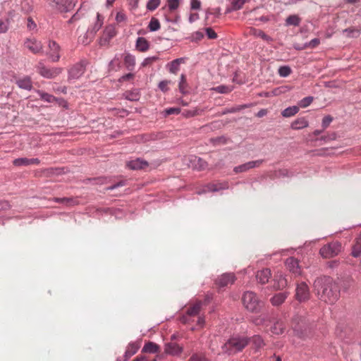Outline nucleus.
<instances>
[{
    "label": "nucleus",
    "instance_id": "09e8293b",
    "mask_svg": "<svg viewBox=\"0 0 361 361\" xmlns=\"http://www.w3.org/2000/svg\"><path fill=\"white\" fill-rule=\"evenodd\" d=\"M292 72V70L288 66H280L278 70V73L281 77L286 78L288 77Z\"/></svg>",
    "mask_w": 361,
    "mask_h": 361
},
{
    "label": "nucleus",
    "instance_id": "bf43d9fd",
    "mask_svg": "<svg viewBox=\"0 0 361 361\" xmlns=\"http://www.w3.org/2000/svg\"><path fill=\"white\" fill-rule=\"evenodd\" d=\"M214 90L220 94H226L229 93L231 91V89L226 85H219L214 88Z\"/></svg>",
    "mask_w": 361,
    "mask_h": 361
},
{
    "label": "nucleus",
    "instance_id": "f704fd0d",
    "mask_svg": "<svg viewBox=\"0 0 361 361\" xmlns=\"http://www.w3.org/2000/svg\"><path fill=\"white\" fill-rule=\"evenodd\" d=\"M343 33L349 38H357L360 35L361 29L350 27L343 30Z\"/></svg>",
    "mask_w": 361,
    "mask_h": 361
},
{
    "label": "nucleus",
    "instance_id": "4468645a",
    "mask_svg": "<svg viewBox=\"0 0 361 361\" xmlns=\"http://www.w3.org/2000/svg\"><path fill=\"white\" fill-rule=\"evenodd\" d=\"M189 162L190 167L198 171L205 169L208 165L206 161L195 155H191L189 157Z\"/></svg>",
    "mask_w": 361,
    "mask_h": 361
},
{
    "label": "nucleus",
    "instance_id": "0e129e2a",
    "mask_svg": "<svg viewBox=\"0 0 361 361\" xmlns=\"http://www.w3.org/2000/svg\"><path fill=\"white\" fill-rule=\"evenodd\" d=\"M205 32L209 39H214L217 38V34L212 27H206Z\"/></svg>",
    "mask_w": 361,
    "mask_h": 361
},
{
    "label": "nucleus",
    "instance_id": "f03ea898",
    "mask_svg": "<svg viewBox=\"0 0 361 361\" xmlns=\"http://www.w3.org/2000/svg\"><path fill=\"white\" fill-rule=\"evenodd\" d=\"M249 343V338L233 336L229 338L221 346L223 353L228 355H235L241 352Z\"/></svg>",
    "mask_w": 361,
    "mask_h": 361
},
{
    "label": "nucleus",
    "instance_id": "680f3d73",
    "mask_svg": "<svg viewBox=\"0 0 361 361\" xmlns=\"http://www.w3.org/2000/svg\"><path fill=\"white\" fill-rule=\"evenodd\" d=\"M333 121V117L330 115L325 116L322 122V126L324 129L326 128Z\"/></svg>",
    "mask_w": 361,
    "mask_h": 361
},
{
    "label": "nucleus",
    "instance_id": "bb28decb",
    "mask_svg": "<svg viewBox=\"0 0 361 361\" xmlns=\"http://www.w3.org/2000/svg\"><path fill=\"white\" fill-rule=\"evenodd\" d=\"M159 349L160 347L158 344L152 341H148L144 345L142 349V353H156L159 351Z\"/></svg>",
    "mask_w": 361,
    "mask_h": 361
},
{
    "label": "nucleus",
    "instance_id": "c9c22d12",
    "mask_svg": "<svg viewBox=\"0 0 361 361\" xmlns=\"http://www.w3.org/2000/svg\"><path fill=\"white\" fill-rule=\"evenodd\" d=\"M255 325H266L267 326L268 322H271V317L268 314H263L260 316L255 317L252 320Z\"/></svg>",
    "mask_w": 361,
    "mask_h": 361
},
{
    "label": "nucleus",
    "instance_id": "ea45409f",
    "mask_svg": "<svg viewBox=\"0 0 361 361\" xmlns=\"http://www.w3.org/2000/svg\"><path fill=\"white\" fill-rule=\"evenodd\" d=\"M299 111V107L297 106H292L286 108L282 112V116L288 118L295 115Z\"/></svg>",
    "mask_w": 361,
    "mask_h": 361
},
{
    "label": "nucleus",
    "instance_id": "aec40b11",
    "mask_svg": "<svg viewBox=\"0 0 361 361\" xmlns=\"http://www.w3.org/2000/svg\"><path fill=\"white\" fill-rule=\"evenodd\" d=\"M293 330L299 337H304L302 331V324H305V318L301 316L296 315L293 318Z\"/></svg>",
    "mask_w": 361,
    "mask_h": 361
},
{
    "label": "nucleus",
    "instance_id": "dca6fc26",
    "mask_svg": "<svg viewBox=\"0 0 361 361\" xmlns=\"http://www.w3.org/2000/svg\"><path fill=\"white\" fill-rule=\"evenodd\" d=\"M38 95L40 99L44 102L52 103L54 102H59V104L63 105V106H67V102L63 99H59L55 97L54 95L50 94L47 92H43L42 90L37 91Z\"/></svg>",
    "mask_w": 361,
    "mask_h": 361
},
{
    "label": "nucleus",
    "instance_id": "4c0bfd02",
    "mask_svg": "<svg viewBox=\"0 0 361 361\" xmlns=\"http://www.w3.org/2000/svg\"><path fill=\"white\" fill-rule=\"evenodd\" d=\"M138 348H139V346L137 345H136L135 343H129V345H128V348L125 352L124 356L126 357V360H127L131 356L135 355L137 353Z\"/></svg>",
    "mask_w": 361,
    "mask_h": 361
},
{
    "label": "nucleus",
    "instance_id": "6e6552de",
    "mask_svg": "<svg viewBox=\"0 0 361 361\" xmlns=\"http://www.w3.org/2000/svg\"><path fill=\"white\" fill-rule=\"evenodd\" d=\"M310 293L308 286L305 282L297 284L295 298L299 302H304L310 299Z\"/></svg>",
    "mask_w": 361,
    "mask_h": 361
},
{
    "label": "nucleus",
    "instance_id": "5701e85b",
    "mask_svg": "<svg viewBox=\"0 0 361 361\" xmlns=\"http://www.w3.org/2000/svg\"><path fill=\"white\" fill-rule=\"evenodd\" d=\"M127 166L132 170H140L148 166L147 161L137 158L127 163Z\"/></svg>",
    "mask_w": 361,
    "mask_h": 361
},
{
    "label": "nucleus",
    "instance_id": "a211bd4d",
    "mask_svg": "<svg viewBox=\"0 0 361 361\" xmlns=\"http://www.w3.org/2000/svg\"><path fill=\"white\" fill-rule=\"evenodd\" d=\"M183 352V348L176 343H167L164 345V353L171 355H178Z\"/></svg>",
    "mask_w": 361,
    "mask_h": 361
},
{
    "label": "nucleus",
    "instance_id": "37998d69",
    "mask_svg": "<svg viewBox=\"0 0 361 361\" xmlns=\"http://www.w3.org/2000/svg\"><path fill=\"white\" fill-rule=\"evenodd\" d=\"M202 111L203 110L197 108H194L192 109H185L183 111L182 115L185 118H190L201 114Z\"/></svg>",
    "mask_w": 361,
    "mask_h": 361
},
{
    "label": "nucleus",
    "instance_id": "5fc2aeb1",
    "mask_svg": "<svg viewBox=\"0 0 361 361\" xmlns=\"http://www.w3.org/2000/svg\"><path fill=\"white\" fill-rule=\"evenodd\" d=\"M313 100H314L313 97H312V96L306 97L302 99L299 102L298 105L302 108H306L312 104Z\"/></svg>",
    "mask_w": 361,
    "mask_h": 361
},
{
    "label": "nucleus",
    "instance_id": "a18cd8bd",
    "mask_svg": "<svg viewBox=\"0 0 361 361\" xmlns=\"http://www.w3.org/2000/svg\"><path fill=\"white\" fill-rule=\"evenodd\" d=\"M228 142V138L224 135L212 137L209 139V142L212 144L214 146H217L220 145H225Z\"/></svg>",
    "mask_w": 361,
    "mask_h": 361
},
{
    "label": "nucleus",
    "instance_id": "3c124183",
    "mask_svg": "<svg viewBox=\"0 0 361 361\" xmlns=\"http://www.w3.org/2000/svg\"><path fill=\"white\" fill-rule=\"evenodd\" d=\"M161 0H149L147 3L146 8L148 11H153L160 5Z\"/></svg>",
    "mask_w": 361,
    "mask_h": 361
},
{
    "label": "nucleus",
    "instance_id": "7c9ffc66",
    "mask_svg": "<svg viewBox=\"0 0 361 361\" xmlns=\"http://www.w3.org/2000/svg\"><path fill=\"white\" fill-rule=\"evenodd\" d=\"M183 62V58H178L173 60L167 64L169 72L171 73H176L179 71L180 63Z\"/></svg>",
    "mask_w": 361,
    "mask_h": 361
},
{
    "label": "nucleus",
    "instance_id": "49530a36",
    "mask_svg": "<svg viewBox=\"0 0 361 361\" xmlns=\"http://www.w3.org/2000/svg\"><path fill=\"white\" fill-rule=\"evenodd\" d=\"M187 87H188V84H187V81H186V76L185 74H181L180 75V81H179V84H178V88H179V91L185 94L187 93Z\"/></svg>",
    "mask_w": 361,
    "mask_h": 361
},
{
    "label": "nucleus",
    "instance_id": "c85d7f7f",
    "mask_svg": "<svg viewBox=\"0 0 361 361\" xmlns=\"http://www.w3.org/2000/svg\"><path fill=\"white\" fill-rule=\"evenodd\" d=\"M250 35L257 37H260L267 42H272L273 40L272 38L270 36L267 35L264 31L254 27L250 28Z\"/></svg>",
    "mask_w": 361,
    "mask_h": 361
},
{
    "label": "nucleus",
    "instance_id": "9d476101",
    "mask_svg": "<svg viewBox=\"0 0 361 361\" xmlns=\"http://www.w3.org/2000/svg\"><path fill=\"white\" fill-rule=\"evenodd\" d=\"M235 280L236 277L233 273H224L215 280V284L218 288H222L228 285H232Z\"/></svg>",
    "mask_w": 361,
    "mask_h": 361
},
{
    "label": "nucleus",
    "instance_id": "6e6d98bb",
    "mask_svg": "<svg viewBox=\"0 0 361 361\" xmlns=\"http://www.w3.org/2000/svg\"><path fill=\"white\" fill-rule=\"evenodd\" d=\"M180 111L181 109L179 107H171L166 109L163 113L164 116H167L172 114L178 115L180 113Z\"/></svg>",
    "mask_w": 361,
    "mask_h": 361
},
{
    "label": "nucleus",
    "instance_id": "f3484780",
    "mask_svg": "<svg viewBox=\"0 0 361 361\" xmlns=\"http://www.w3.org/2000/svg\"><path fill=\"white\" fill-rule=\"evenodd\" d=\"M75 5V0H58L56 2L58 10L62 13L69 12L74 8Z\"/></svg>",
    "mask_w": 361,
    "mask_h": 361
},
{
    "label": "nucleus",
    "instance_id": "603ef678",
    "mask_svg": "<svg viewBox=\"0 0 361 361\" xmlns=\"http://www.w3.org/2000/svg\"><path fill=\"white\" fill-rule=\"evenodd\" d=\"M93 38L91 37V31L90 29H88L87 31L85 33L84 36L80 37L79 41L81 44L84 45L88 44Z\"/></svg>",
    "mask_w": 361,
    "mask_h": 361
},
{
    "label": "nucleus",
    "instance_id": "6ab92c4d",
    "mask_svg": "<svg viewBox=\"0 0 361 361\" xmlns=\"http://www.w3.org/2000/svg\"><path fill=\"white\" fill-rule=\"evenodd\" d=\"M271 276V270L269 268H265L259 270L256 274V279L257 282L262 285L266 284L269 282Z\"/></svg>",
    "mask_w": 361,
    "mask_h": 361
},
{
    "label": "nucleus",
    "instance_id": "72a5a7b5",
    "mask_svg": "<svg viewBox=\"0 0 361 361\" xmlns=\"http://www.w3.org/2000/svg\"><path fill=\"white\" fill-rule=\"evenodd\" d=\"M308 126V121L304 117L298 118L291 123V128L293 130H300Z\"/></svg>",
    "mask_w": 361,
    "mask_h": 361
},
{
    "label": "nucleus",
    "instance_id": "cd10ccee",
    "mask_svg": "<svg viewBox=\"0 0 361 361\" xmlns=\"http://www.w3.org/2000/svg\"><path fill=\"white\" fill-rule=\"evenodd\" d=\"M135 47L138 51L145 52L149 49V43L145 37H139L136 40Z\"/></svg>",
    "mask_w": 361,
    "mask_h": 361
},
{
    "label": "nucleus",
    "instance_id": "79ce46f5",
    "mask_svg": "<svg viewBox=\"0 0 361 361\" xmlns=\"http://www.w3.org/2000/svg\"><path fill=\"white\" fill-rule=\"evenodd\" d=\"M97 22L94 23L92 29L90 30L92 38L94 37L95 34L102 27L103 24V20L101 19V16L99 13H97Z\"/></svg>",
    "mask_w": 361,
    "mask_h": 361
},
{
    "label": "nucleus",
    "instance_id": "338daca9",
    "mask_svg": "<svg viewBox=\"0 0 361 361\" xmlns=\"http://www.w3.org/2000/svg\"><path fill=\"white\" fill-rule=\"evenodd\" d=\"M288 170L283 169H279L276 171H275V177L276 178H281V177H285L288 176Z\"/></svg>",
    "mask_w": 361,
    "mask_h": 361
},
{
    "label": "nucleus",
    "instance_id": "0eeeda50",
    "mask_svg": "<svg viewBox=\"0 0 361 361\" xmlns=\"http://www.w3.org/2000/svg\"><path fill=\"white\" fill-rule=\"evenodd\" d=\"M24 48L29 50L33 54H38L43 51V44L41 41L35 37L26 38L23 43Z\"/></svg>",
    "mask_w": 361,
    "mask_h": 361
},
{
    "label": "nucleus",
    "instance_id": "774afa93",
    "mask_svg": "<svg viewBox=\"0 0 361 361\" xmlns=\"http://www.w3.org/2000/svg\"><path fill=\"white\" fill-rule=\"evenodd\" d=\"M126 98L130 101H137L139 99L138 94L127 92L126 93Z\"/></svg>",
    "mask_w": 361,
    "mask_h": 361
},
{
    "label": "nucleus",
    "instance_id": "4d7b16f0",
    "mask_svg": "<svg viewBox=\"0 0 361 361\" xmlns=\"http://www.w3.org/2000/svg\"><path fill=\"white\" fill-rule=\"evenodd\" d=\"M246 0H232V9L234 11L240 10L243 8Z\"/></svg>",
    "mask_w": 361,
    "mask_h": 361
},
{
    "label": "nucleus",
    "instance_id": "412c9836",
    "mask_svg": "<svg viewBox=\"0 0 361 361\" xmlns=\"http://www.w3.org/2000/svg\"><path fill=\"white\" fill-rule=\"evenodd\" d=\"M40 163V160L37 158H18L13 160V164L16 166H29L32 164H39Z\"/></svg>",
    "mask_w": 361,
    "mask_h": 361
},
{
    "label": "nucleus",
    "instance_id": "c756f323",
    "mask_svg": "<svg viewBox=\"0 0 361 361\" xmlns=\"http://www.w3.org/2000/svg\"><path fill=\"white\" fill-rule=\"evenodd\" d=\"M54 202L65 204L66 206H73L78 204V200L73 197H54Z\"/></svg>",
    "mask_w": 361,
    "mask_h": 361
},
{
    "label": "nucleus",
    "instance_id": "2f4dec72",
    "mask_svg": "<svg viewBox=\"0 0 361 361\" xmlns=\"http://www.w3.org/2000/svg\"><path fill=\"white\" fill-rule=\"evenodd\" d=\"M208 191L218 192L221 190H226L228 188V183L227 182L209 183L207 185Z\"/></svg>",
    "mask_w": 361,
    "mask_h": 361
},
{
    "label": "nucleus",
    "instance_id": "a878e982",
    "mask_svg": "<svg viewBox=\"0 0 361 361\" xmlns=\"http://www.w3.org/2000/svg\"><path fill=\"white\" fill-rule=\"evenodd\" d=\"M351 255L356 258L361 257V233L355 240V243L352 246Z\"/></svg>",
    "mask_w": 361,
    "mask_h": 361
},
{
    "label": "nucleus",
    "instance_id": "1a4fd4ad",
    "mask_svg": "<svg viewBox=\"0 0 361 361\" xmlns=\"http://www.w3.org/2000/svg\"><path fill=\"white\" fill-rule=\"evenodd\" d=\"M48 49L49 51H47V55L51 59L52 62H57L59 61L61 58L60 51L61 47L60 45L54 40L49 39L48 41Z\"/></svg>",
    "mask_w": 361,
    "mask_h": 361
},
{
    "label": "nucleus",
    "instance_id": "e2e57ef3",
    "mask_svg": "<svg viewBox=\"0 0 361 361\" xmlns=\"http://www.w3.org/2000/svg\"><path fill=\"white\" fill-rule=\"evenodd\" d=\"M169 9L172 11L177 9L179 6V0H167Z\"/></svg>",
    "mask_w": 361,
    "mask_h": 361
},
{
    "label": "nucleus",
    "instance_id": "7ed1b4c3",
    "mask_svg": "<svg viewBox=\"0 0 361 361\" xmlns=\"http://www.w3.org/2000/svg\"><path fill=\"white\" fill-rule=\"evenodd\" d=\"M242 301L244 307L251 312H258L261 308L262 302L258 299L257 295L252 291L244 293Z\"/></svg>",
    "mask_w": 361,
    "mask_h": 361
},
{
    "label": "nucleus",
    "instance_id": "473e14b6",
    "mask_svg": "<svg viewBox=\"0 0 361 361\" xmlns=\"http://www.w3.org/2000/svg\"><path fill=\"white\" fill-rule=\"evenodd\" d=\"M251 106H252V104H247L238 105L236 106H233L231 108H227V109H224L221 113H219L218 115L221 116V115H225L227 114L235 113V112L240 111L243 109H245L246 108H249Z\"/></svg>",
    "mask_w": 361,
    "mask_h": 361
},
{
    "label": "nucleus",
    "instance_id": "13d9d810",
    "mask_svg": "<svg viewBox=\"0 0 361 361\" xmlns=\"http://www.w3.org/2000/svg\"><path fill=\"white\" fill-rule=\"evenodd\" d=\"M320 44V39L319 38H314L309 42H306L304 44V48H316Z\"/></svg>",
    "mask_w": 361,
    "mask_h": 361
},
{
    "label": "nucleus",
    "instance_id": "9b49d317",
    "mask_svg": "<svg viewBox=\"0 0 361 361\" xmlns=\"http://www.w3.org/2000/svg\"><path fill=\"white\" fill-rule=\"evenodd\" d=\"M116 35L115 27L113 25H109L106 26L104 30L103 35L99 39V44L101 46H105L109 44L110 40L114 37Z\"/></svg>",
    "mask_w": 361,
    "mask_h": 361
},
{
    "label": "nucleus",
    "instance_id": "de8ad7c7",
    "mask_svg": "<svg viewBox=\"0 0 361 361\" xmlns=\"http://www.w3.org/2000/svg\"><path fill=\"white\" fill-rule=\"evenodd\" d=\"M160 26L161 25L159 20L156 18L152 17L149 23L148 29L151 32H155L159 30Z\"/></svg>",
    "mask_w": 361,
    "mask_h": 361
},
{
    "label": "nucleus",
    "instance_id": "39448f33",
    "mask_svg": "<svg viewBox=\"0 0 361 361\" xmlns=\"http://www.w3.org/2000/svg\"><path fill=\"white\" fill-rule=\"evenodd\" d=\"M87 63L86 59H81L79 62L73 65L68 71V80L79 79L85 73Z\"/></svg>",
    "mask_w": 361,
    "mask_h": 361
},
{
    "label": "nucleus",
    "instance_id": "2eb2a0df",
    "mask_svg": "<svg viewBox=\"0 0 361 361\" xmlns=\"http://www.w3.org/2000/svg\"><path fill=\"white\" fill-rule=\"evenodd\" d=\"M285 264L287 269L295 275L300 274L301 271L299 265V261L296 258L293 257L287 258L285 262Z\"/></svg>",
    "mask_w": 361,
    "mask_h": 361
},
{
    "label": "nucleus",
    "instance_id": "a19ab883",
    "mask_svg": "<svg viewBox=\"0 0 361 361\" xmlns=\"http://www.w3.org/2000/svg\"><path fill=\"white\" fill-rule=\"evenodd\" d=\"M202 305V303L201 301H199V302H196L195 305H193L192 306L190 307L187 310V314L189 315V316L197 315L200 313V309H201Z\"/></svg>",
    "mask_w": 361,
    "mask_h": 361
},
{
    "label": "nucleus",
    "instance_id": "20e7f679",
    "mask_svg": "<svg viewBox=\"0 0 361 361\" xmlns=\"http://www.w3.org/2000/svg\"><path fill=\"white\" fill-rule=\"evenodd\" d=\"M342 244L338 241H332L322 246L319 254L323 258L329 259L337 256L342 251Z\"/></svg>",
    "mask_w": 361,
    "mask_h": 361
},
{
    "label": "nucleus",
    "instance_id": "423d86ee",
    "mask_svg": "<svg viewBox=\"0 0 361 361\" xmlns=\"http://www.w3.org/2000/svg\"><path fill=\"white\" fill-rule=\"evenodd\" d=\"M37 73L43 78L47 79L55 78L59 74H61L63 71L62 68L54 67V68H48L47 67L42 61L38 62L37 66Z\"/></svg>",
    "mask_w": 361,
    "mask_h": 361
},
{
    "label": "nucleus",
    "instance_id": "f8f14e48",
    "mask_svg": "<svg viewBox=\"0 0 361 361\" xmlns=\"http://www.w3.org/2000/svg\"><path fill=\"white\" fill-rule=\"evenodd\" d=\"M273 288L275 290H282L288 286V279L286 276L281 272L277 271L272 280Z\"/></svg>",
    "mask_w": 361,
    "mask_h": 361
},
{
    "label": "nucleus",
    "instance_id": "e433bc0d",
    "mask_svg": "<svg viewBox=\"0 0 361 361\" xmlns=\"http://www.w3.org/2000/svg\"><path fill=\"white\" fill-rule=\"evenodd\" d=\"M285 331V324L281 321L276 322L271 327V331L276 335L282 334Z\"/></svg>",
    "mask_w": 361,
    "mask_h": 361
},
{
    "label": "nucleus",
    "instance_id": "f257e3e1",
    "mask_svg": "<svg viewBox=\"0 0 361 361\" xmlns=\"http://www.w3.org/2000/svg\"><path fill=\"white\" fill-rule=\"evenodd\" d=\"M314 290L319 300L326 303L334 304L340 297V289L336 283L329 276L317 278L313 283Z\"/></svg>",
    "mask_w": 361,
    "mask_h": 361
},
{
    "label": "nucleus",
    "instance_id": "864d4df0",
    "mask_svg": "<svg viewBox=\"0 0 361 361\" xmlns=\"http://www.w3.org/2000/svg\"><path fill=\"white\" fill-rule=\"evenodd\" d=\"M159 59V57L157 55L145 58L143 60V61L142 62L141 66L142 67H146V66H150L151 64H152L154 62H156Z\"/></svg>",
    "mask_w": 361,
    "mask_h": 361
},
{
    "label": "nucleus",
    "instance_id": "69168bd1",
    "mask_svg": "<svg viewBox=\"0 0 361 361\" xmlns=\"http://www.w3.org/2000/svg\"><path fill=\"white\" fill-rule=\"evenodd\" d=\"M169 83H171L170 80H161L159 82L158 87L162 92H166L169 90L168 85Z\"/></svg>",
    "mask_w": 361,
    "mask_h": 361
},
{
    "label": "nucleus",
    "instance_id": "8fccbe9b",
    "mask_svg": "<svg viewBox=\"0 0 361 361\" xmlns=\"http://www.w3.org/2000/svg\"><path fill=\"white\" fill-rule=\"evenodd\" d=\"M189 361H209L204 353H194L191 355Z\"/></svg>",
    "mask_w": 361,
    "mask_h": 361
},
{
    "label": "nucleus",
    "instance_id": "ddd939ff",
    "mask_svg": "<svg viewBox=\"0 0 361 361\" xmlns=\"http://www.w3.org/2000/svg\"><path fill=\"white\" fill-rule=\"evenodd\" d=\"M263 159L248 161L247 163L234 167L233 171L235 173L245 172L251 169L258 167L263 163Z\"/></svg>",
    "mask_w": 361,
    "mask_h": 361
},
{
    "label": "nucleus",
    "instance_id": "393cba45",
    "mask_svg": "<svg viewBox=\"0 0 361 361\" xmlns=\"http://www.w3.org/2000/svg\"><path fill=\"white\" fill-rule=\"evenodd\" d=\"M249 342H251L255 351L259 350L264 345V341L259 335H255L251 338H249Z\"/></svg>",
    "mask_w": 361,
    "mask_h": 361
},
{
    "label": "nucleus",
    "instance_id": "c03bdc74",
    "mask_svg": "<svg viewBox=\"0 0 361 361\" xmlns=\"http://www.w3.org/2000/svg\"><path fill=\"white\" fill-rule=\"evenodd\" d=\"M301 19L297 15H290L286 20V25L298 26L300 24Z\"/></svg>",
    "mask_w": 361,
    "mask_h": 361
},
{
    "label": "nucleus",
    "instance_id": "58836bf2",
    "mask_svg": "<svg viewBox=\"0 0 361 361\" xmlns=\"http://www.w3.org/2000/svg\"><path fill=\"white\" fill-rule=\"evenodd\" d=\"M124 63L128 70H133L135 65V56L130 54H127L124 58Z\"/></svg>",
    "mask_w": 361,
    "mask_h": 361
},
{
    "label": "nucleus",
    "instance_id": "4be33fe9",
    "mask_svg": "<svg viewBox=\"0 0 361 361\" xmlns=\"http://www.w3.org/2000/svg\"><path fill=\"white\" fill-rule=\"evenodd\" d=\"M16 84L20 89L30 91L32 89V82L30 76H24L16 80Z\"/></svg>",
    "mask_w": 361,
    "mask_h": 361
},
{
    "label": "nucleus",
    "instance_id": "052dcab7",
    "mask_svg": "<svg viewBox=\"0 0 361 361\" xmlns=\"http://www.w3.org/2000/svg\"><path fill=\"white\" fill-rule=\"evenodd\" d=\"M9 27V21L8 19L4 20L0 19V33H6Z\"/></svg>",
    "mask_w": 361,
    "mask_h": 361
},
{
    "label": "nucleus",
    "instance_id": "b1692460",
    "mask_svg": "<svg viewBox=\"0 0 361 361\" xmlns=\"http://www.w3.org/2000/svg\"><path fill=\"white\" fill-rule=\"evenodd\" d=\"M288 295V293L287 292L276 293L270 299L271 303L274 306H279L284 302Z\"/></svg>",
    "mask_w": 361,
    "mask_h": 361
}]
</instances>
